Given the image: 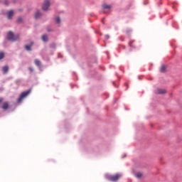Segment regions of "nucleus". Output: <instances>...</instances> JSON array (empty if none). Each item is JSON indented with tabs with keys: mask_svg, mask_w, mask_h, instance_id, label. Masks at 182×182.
Returning a JSON list of instances; mask_svg holds the SVG:
<instances>
[{
	"mask_svg": "<svg viewBox=\"0 0 182 182\" xmlns=\"http://www.w3.org/2000/svg\"><path fill=\"white\" fill-rule=\"evenodd\" d=\"M112 8L111 5H107V4H103L102 5V9H110Z\"/></svg>",
	"mask_w": 182,
	"mask_h": 182,
	"instance_id": "nucleus-11",
	"label": "nucleus"
},
{
	"mask_svg": "<svg viewBox=\"0 0 182 182\" xmlns=\"http://www.w3.org/2000/svg\"><path fill=\"white\" fill-rule=\"evenodd\" d=\"M136 177L137 178H141V177H143V173H140V172H138L136 174Z\"/></svg>",
	"mask_w": 182,
	"mask_h": 182,
	"instance_id": "nucleus-13",
	"label": "nucleus"
},
{
	"mask_svg": "<svg viewBox=\"0 0 182 182\" xmlns=\"http://www.w3.org/2000/svg\"><path fill=\"white\" fill-rule=\"evenodd\" d=\"M166 92H167V91H166V90H163V89H157L156 90L157 95H164Z\"/></svg>",
	"mask_w": 182,
	"mask_h": 182,
	"instance_id": "nucleus-7",
	"label": "nucleus"
},
{
	"mask_svg": "<svg viewBox=\"0 0 182 182\" xmlns=\"http://www.w3.org/2000/svg\"><path fill=\"white\" fill-rule=\"evenodd\" d=\"M4 4H5L6 5H9V3L8 2V0H5V1H4Z\"/></svg>",
	"mask_w": 182,
	"mask_h": 182,
	"instance_id": "nucleus-21",
	"label": "nucleus"
},
{
	"mask_svg": "<svg viewBox=\"0 0 182 182\" xmlns=\"http://www.w3.org/2000/svg\"><path fill=\"white\" fill-rule=\"evenodd\" d=\"M28 70L31 72V73H33V68L31 67L28 68Z\"/></svg>",
	"mask_w": 182,
	"mask_h": 182,
	"instance_id": "nucleus-20",
	"label": "nucleus"
},
{
	"mask_svg": "<svg viewBox=\"0 0 182 182\" xmlns=\"http://www.w3.org/2000/svg\"><path fill=\"white\" fill-rule=\"evenodd\" d=\"M0 107L3 110H8L11 108L9 102L8 101L4 102V98L0 97Z\"/></svg>",
	"mask_w": 182,
	"mask_h": 182,
	"instance_id": "nucleus-2",
	"label": "nucleus"
},
{
	"mask_svg": "<svg viewBox=\"0 0 182 182\" xmlns=\"http://www.w3.org/2000/svg\"><path fill=\"white\" fill-rule=\"evenodd\" d=\"M31 92H32V90L31 89L27 91L23 92L21 94L20 97L18 98L17 103H22V100H23V99H25V97L28 96L31 94Z\"/></svg>",
	"mask_w": 182,
	"mask_h": 182,
	"instance_id": "nucleus-3",
	"label": "nucleus"
},
{
	"mask_svg": "<svg viewBox=\"0 0 182 182\" xmlns=\"http://www.w3.org/2000/svg\"><path fill=\"white\" fill-rule=\"evenodd\" d=\"M107 39H109V36H107Z\"/></svg>",
	"mask_w": 182,
	"mask_h": 182,
	"instance_id": "nucleus-24",
	"label": "nucleus"
},
{
	"mask_svg": "<svg viewBox=\"0 0 182 182\" xmlns=\"http://www.w3.org/2000/svg\"><path fill=\"white\" fill-rule=\"evenodd\" d=\"M17 22L19 23L21 22H22V17H19L17 20Z\"/></svg>",
	"mask_w": 182,
	"mask_h": 182,
	"instance_id": "nucleus-19",
	"label": "nucleus"
},
{
	"mask_svg": "<svg viewBox=\"0 0 182 182\" xmlns=\"http://www.w3.org/2000/svg\"><path fill=\"white\" fill-rule=\"evenodd\" d=\"M48 32H50V30H49V28L47 29Z\"/></svg>",
	"mask_w": 182,
	"mask_h": 182,
	"instance_id": "nucleus-23",
	"label": "nucleus"
},
{
	"mask_svg": "<svg viewBox=\"0 0 182 182\" xmlns=\"http://www.w3.org/2000/svg\"><path fill=\"white\" fill-rule=\"evenodd\" d=\"M112 84L116 86V83L114 82H112Z\"/></svg>",
	"mask_w": 182,
	"mask_h": 182,
	"instance_id": "nucleus-22",
	"label": "nucleus"
},
{
	"mask_svg": "<svg viewBox=\"0 0 182 182\" xmlns=\"http://www.w3.org/2000/svg\"><path fill=\"white\" fill-rule=\"evenodd\" d=\"M7 39L8 41H11L12 42H15L19 39V34L15 35L14 32L9 31L7 33Z\"/></svg>",
	"mask_w": 182,
	"mask_h": 182,
	"instance_id": "nucleus-1",
	"label": "nucleus"
},
{
	"mask_svg": "<svg viewBox=\"0 0 182 182\" xmlns=\"http://www.w3.org/2000/svg\"><path fill=\"white\" fill-rule=\"evenodd\" d=\"M160 71H161L162 73H164V72H166V67H165V65H162V66L161 67Z\"/></svg>",
	"mask_w": 182,
	"mask_h": 182,
	"instance_id": "nucleus-16",
	"label": "nucleus"
},
{
	"mask_svg": "<svg viewBox=\"0 0 182 182\" xmlns=\"http://www.w3.org/2000/svg\"><path fill=\"white\" fill-rule=\"evenodd\" d=\"M5 58V53L4 52H0V60H2Z\"/></svg>",
	"mask_w": 182,
	"mask_h": 182,
	"instance_id": "nucleus-14",
	"label": "nucleus"
},
{
	"mask_svg": "<svg viewBox=\"0 0 182 182\" xmlns=\"http://www.w3.org/2000/svg\"><path fill=\"white\" fill-rule=\"evenodd\" d=\"M42 41H43V42H48V35L42 36Z\"/></svg>",
	"mask_w": 182,
	"mask_h": 182,
	"instance_id": "nucleus-12",
	"label": "nucleus"
},
{
	"mask_svg": "<svg viewBox=\"0 0 182 182\" xmlns=\"http://www.w3.org/2000/svg\"><path fill=\"white\" fill-rule=\"evenodd\" d=\"M2 72H3L4 75H6V73H8V72H9V66H8V65L3 66Z\"/></svg>",
	"mask_w": 182,
	"mask_h": 182,
	"instance_id": "nucleus-6",
	"label": "nucleus"
},
{
	"mask_svg": "<svg viewBox=\"0 0 182 182\" xmlns=\"http://www.w3.org/2000/svg\"><path fill=\"white\" fill-rule=\"evenodd\" d=\"M49 6H50V1L49 0H45L42 7L43 11H48Z\"/></svg>",
	"mask_w": 182,
	"mask_h": 182,
	"instance_id": "nucleus-5",
	"label": "nucleus"
},
{
	"mask_svg": "<svg viewBox=\"0 0 182 182\" xmlns=\"http://www.w3.org/2000/svg\"><path fill=\"white\" fill-rule=\"evenodd\" d=\"M34 63L36 66H38V68H41L42 66V63L38 59H36L34 60Z\"/></svg>",
	"mask_w": 182,
	"mask_h": 182,
	"instance_id": "nucleus-9",
	"label": "nucleus"
},
{
	"mask_svg": "<svg viewBox=\"0 0 182 182\" xmlns=\"http://www.w3.org/2000/svg\"><path fill=\"white\" fill-rule=\"evenodd\" d=\"M121 176L119 173H117L115 175H108L107 176V180L109 181H117L119 178H120Z\"/></svg>",
	"mask_w": 182,
	"mask_h": 182,
	"instance_id": "nucleus-4",
	"label": "nucleus"
},
{
	"mask_svg": "<svg viewBox=\"0 0 182 182\" xmlns=\"http://www.w3.org/2000/svg\"><path fill=\"white\" fill-rule=\"evenodd\" d=\"M32 46H33V41H31L30 45L25 46L26 50H31V48H32Z\"/></svg>",
	"mask_w": 182,
	"mask_h": 182,
	"instance_id": "nucleus-8",
	"label": "nucleus"
},
{
	"mask_svg": "<svg viewBox=\"0 0 182 182\" xmlns=\"http://www.w3.org/2000/svg\"><path fill=\"white\" fill-rule=\"evenodd\" d=\"M13 16H14V11L11 10L7 12L8 19H11Z\"/></svg>",
	"mask_w": 182,
	"mask_h": 182,
	"instance_id": "nucleus-10",
	"label": "nucleus"
},
{
	"mask_svg": "<svg viewBox=\"0 0 182 182\" xmlns=\"http://www.w3.org/2000/svg\"><path fill=\"white\" fill-rule=\"evenodd\" d=\"M55 22L56 23H60V18L59 17L55 18Z\"/></svg>",
	"mask_w": 182,
	"mask_h": 182,
	"instance_id": "nucleus-18",
	"label": "nucleus"
},
{
	"mask_svg": "<svg viewBox=\"0 0 182 182\" xmlns=\"http://www.w3.org/2000/svg\"><path fill=\"white\" fill-rule=\"evenodd\" d=\"M134 43V41H129V46H130V48H134V46H133Z\"/></svg>",
	"mask_w": 182,
	"mask_h": 182,
	"instance_id": "nucleus-17",
	"label": "nucleus"
},
{
	"mask_svg": "<svg viewBox=\"0 0 182 182\" xmlns=\"http://www.w3.org/2000/svg\"><path fill=\"white\" fill-rule=\"evenodd\" d=\"M39 16H41V11H36V13L35 14L36 19H38V18H39Z\"/></svg>",
	"mask_w": 182,
	"mask_h": 182,
	"instance_id": "nucleus-15",
	"label": "nucleus"
}]
</instances>
